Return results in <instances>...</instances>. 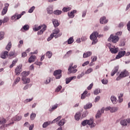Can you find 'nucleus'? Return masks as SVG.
Returning a JSON list of instances; mask_svg holds the SVG:
<instances>
[{"mask_svg": "<svg viewBox=\"0 0 130 130\" xmlns=\"http://www.w3.org/2000/svg\"><path fill=\"white\" fill-rule=\"evenodd\" d=\"M43 28V27H44V24H43L42 25H40L38 27H34L33 28V30L34 31H35V32L39 31V30H40V29H41V28Z\"/></svg>", "mask_w": 130, "mask_h": 130, "instance_id": "nucleus-37", "label": "nucleus"}, {"mask_svg": "<svg viewBox=\"0 0 130 130\" xmlns=\"http://www.w3.org/2000/svg\"><path fill=\"white\" fill-rule=\"evenodd\" d=\"M99 33L97 31H94L92 33V34L90 36V40L92 41V44H96L97 42H98V40H97V38H98V35Z\"/></svg>", "mask_w": 130, "mask_h": 130, "instance_id": "nucleus-1", "label": "nucleus"}, {"mask_svg": "<svg viewBox=\"0 0 130 130\" xmlns=\"http://www.w3.org/2000/svg\"><path fill=\"white\" fill-rule=\"evenodd\" d=\"M22 119V116L16 115L12 118V121H20Z\"/></svg>", "mask_w": 130, "mask_h": 130, "instance_id": "nucleus-16", "label": "nucleus"}, {"mask_svg": "<svg viewBox=\"0 0 130 130\" xmlns=\"http://www.w3.org/2000/svg\"><path fill=\"white\" fill-rule=\"evenodd\" d=\"M35 10V6H32V7H31L29 10H28V13H29L30 14L32 13V12H34V10Z\"/></svg>", "mask_w": 130, "mask_h": 130, "instance_id": "nucleus-56", "label": "nucleus"}, {"mask_svg": "<svg viewBox=\"0 0 130 130\" xmlns=\"http://www.w3.org/2000/svg\"><path fill=\"white\" fill-rule=\"evenodd\" d=\"M76 13H77V11L73 10L71 12H68V15L70 18H73L75 17V14H76Z\"/></svg>", "mask_w": 130, "mask_h": 130, "instance_id": "nucleus-20", "label": "nucleus"}, {"mask_svg": "<svg viewBox=\"0 0 130 130\" xmlns=\"http://www.w3.org/2000/svg\"><path fill=\"white\" fill-rule=\"evenodd\" d=\"M93 72V69L89 68L87 69V70L85 72L86 75H88V74H90V73H92Z\"/></svg>", "mask_w": 130, "mask_h": 130, "instance_id": "nucleus-54", "label": "nucleus"}, {"mask_svg": "<svg viewBox=\"0 0 130 130\" xmlns=\"http://www.w3.org/2000/svg\"><path fill=\"white\" fill-rule=\"evenodd\" d=\"M29 28L30 26H29V25L25 24L21 28L20 31H23V30H24V31H28Z\"/></svg>", "mask_w": 130, "mask_h": 130, "instance_id": "nucleus-27", "label": "nucleus"}, {"mask_svg": "<svg viewBox=\"0 0 130 130\" xmlns=\"http://www.w3.org/2000/svg\"><path fill=\"white\" fill-rule=\"evenodd\" d=\"M35 59H36V56H31L28 59V62L30 63H31V62H34V61H35Z\"/></svg>", "mask_w": 130, "mask_h": 130, "instance_id": "nucleus-30", "label": "nucleus"}, {"mask_svg": "<svg viewBox=\"0 0 130 130\" xmlns=\"http://www.w3.org/2000/svg\"><path fill=\"white\" fill-rule=\"evenodd\" d=\"M22 68H23V65L22 64H19L15 69V73L16 76H19L22 72Z\"/></svg>", "mask_w": 130, "mask_h": 130, "instance_id": "nucleus-6", "label": "nucleus"}, {"mask_svg": "<svg viewBox=\"0 0 130 130\" xmlns=\"http://www.w3.org/2000/svg\"><path fill=\"white\" fill-rule=\"evenodd\" d=\"M50 82H51V78L50 77H48L47 78L46 80H45L44 84H45L46 85H47L49 84Z\"/></svg>", "mask_w": 130, "mask_h": 130, "instance_id": "nucleus-45", "label": "nucleus"}, {"mask_svg": "<svg viewBox=\"0 0 130 130\" xmlns=\"http://www.w3.org/2000/svg\"><path fill=\"white\" fill-rule=\"evenodd\" d=\"M35 117H36V114L34 113H32L30 116V119L31 120H34V119H35Z\"/></svg>", "mask_w": 130, "mask_h": 130, "instance_id": "nucleus-47", "label": "nucleus"}, {"mask_svg": "<svg viewBox=\"0 0 130 130\" xmlns=\"http://www.w3.org/2000/svg\"><path fill=\"white\" fill-rule=\"evenodd\" d=\"M104 110H105V108L104 107H103L101 110H98V113L95 115L96 118H100L102 113H104Z\"/></svg>", "mask_w": 130, "mask_h": 130, "instance_id": "nucleus-10", "label": "nucleus"}, {"mask_svg": "<svg viewBox=\"0 0 130 130\" xmlns=\"http://www.w3.org/2000/svg\"><path fill=\"white\" fill-rule=\"evenodd\" d=\"M32 100H33V98H32L31 99H26L24 101V103H25V104H27L28 102H31Z\"/></svg>", "mask_w": 130, "mask_h": 130, "instance_id": "nucleus-53", "label": "nucleus"}, {"mask_svg": "<svg viewBox=\"0 0 130 130\" xmlns=\"http://www.w3.org/2000/svg\"><path fill=\"white\" fill-rule=\"evenodd\" d=\"M7 12H8V9L4 8L2 12V16H4V15H6Z\"/></svg>", "mask_w": 130, "mask_h": 130, "instance_id": "nucleus-51", "label": "nucleus"}, {"mask_svg": "<svg viewBox=\"0 0 130 130\" xmlns=\"http://www.w3.org/2000/svg\"><path fill=\"white\" fill-rule=\"evenodd\" d=\"M61 88H62V87H61V85H59L56 89L55 90V92H58L60 90H61Z\"/></svg>", "mask_w": 130, "mask_h": 130, "instance_id": "nucleus-62", "label": "nucleus"}, {"mask_svg": "<svg viewBox=\"0 0 130 130\" xmlns=\"http://www.w3.org/2000/svg\"><path fill=\"white\" fill-rule=\"evenodd\" d=\"M12 48V43L9 42L6 47V49L8 51H10L11 48Z\"/></svg>", "mask_w": 130, "mask_h": 130, "instance_id": "nucleus-42", "label": "nucleus"}, {"mask_svg": "<svg viewBox=\"0 0 130 130\" xmlns=\"http://www.w3.org/2000/svg\"><path fill=\"white\" fill-rule=\"evenodd\" d=\"M62 35V33L61 32L59 34V35H52L51 34L50 37L47 39V41H50V40H51V39H52L53 37H54L56 39L58 38V37H60Z\"/></svg>", "mask_w": 130, "mask_h": 130, "instance_id": "nucleus-12", "label": "nucleus"}, {"mask_svg": "<svg viewBox=\"0 0 130 130\" xmlns=\"http://www.w3.org/2000/svg\"><path fill=\"white\" fill-rule=\"evenodd\" d=\"M46 25L44 24L43 28L41 30L38 31V35H41L43 34V32L46 30Z\"/></svg>", "mask_w": 130, "mask_h": 130, "instance_id": "nucleus-24", "label": "nucleus"}, {"mask_svg": "<svg viewBox=\"0 0 130 130\" xmlns=\"http://www.w3.org/2000/svg\"><path fill=\"white\" fill-rule=\"evenodd\" d=\"M73 52V51H72V50H70V51H68L67 52V54H66V55L67 56H70V55L72 54V53Z\"/></svg>", "mask_w": 130, "mask_h": 130, "instance_id": "nucleus-61", "label": "nucleus"}, {"mask_svg": "<svg viewBox=\"0 0 130 130\" xmlns=\"http://www.w3.org/2000/svg\"><path fill=\"white\" fill-rule=\"evenodd\" d=\"M17 62H18V59H15L12 61V64L9 66V68L12 69V68L14 67V66H16V63H17Z\"/></svg>", "mask_w": 130, "mask_h": 130, "instance_id": "nucleus-34", "label": "nucleus"}, {"mask_svg": "<svg viewBox=\"0 0 130 130\" xmlns=\"http://www.w3.org/2000/svg\"><path fill=\"white\" fill-rule=\"evenodd\" d=\"M15 15H16V20H19V19L22 18V15L21 14H18V13H15Z\"/></svg>", "mask_w": 130, "mask_h": 130, "instance_id": "nucleus-60", "label": "nucleus"}, {"mask_svg": "<svg viewBox=\"0 0 130 130\" xmlns=\"http://www.w3.org/2000/svg\"><path fill=\"white\" fill-rule=\"evenodd\" d=\"M105 111H110V112L113 113L114 112H116L118 110V108L116 107H108L105 109Z\"/></svg>", "mask_w": 130, "mask_h": 130, "instance_id": "nucleus-7", "label": "nucleus"}, {"mask_svg": "<svg viewBox=\"0 0 130 130\" xmlns=\"http://www.w3.org/2000/svg\"><path fill=\"white\" fill-rule=\"evenodd\" d=\"M8 21H9V17L5 16L4 17V18L3 19V20H2V22H3V24H5V23H7V22H8Z\"/></svg>", "mask_w": 130, "mask_h": 130, "instance_id": "nucleus-55", "label": "nucleus"}, {"mask_svg": "<svg viewBox=\"0 0 130 130\" xmlns=\"http://www.w3.org/2000/svg\"><path fill=\"white\" fill-rule=\"evenodd\" d=\"M108 22V20L106 19V17H103L100 19V24H106Z\"/></svg>", "mask_w": 130, "mask_h": 130, "instance_id": "nucleus-18", "label": "nucleus"}, {"mask_svg": "<svg viewBox=\"0 0 130 130\" xmlns=\"http://www.w3.org/2000/svg\"><path fill=\"white\" fill-rule=\"evenodd\" d=\"M84 75H85V73L82 72L81 74H79V75H78L77 79H81V78H82V77H84Z\"/></svg>", "mask_w": 130, "mask_h": 130, "instance_id": "nucleus-58", "label": "nucleus"}, {"mask_svg": "<svg viewBox=\"0 0 130 130\" xmlns=\"http://www.w3.org/2000/svg\"><path fill=\"white\" fill-rule=\"evenodd\" d=\"M47 12L48 14H49V15H51V14L53 13V9L52 7L49 6L47 9Z\"/></svg>", "mask_w": 130, "mask_h": 130, "instance_id": "nucleus-29", "label": "nucleus"}, {"mask_svg": "<svg viewBox=\"0 0 130 130\" xmlns=\"http://www.w3.org/2000/svg\"><path fill=\"white\" fill-rule=\"evenodd\" d=\"M120 123L122 126H128L130 124V118L123 119L120 121Z\"/></svg>", "mask_w": 130, "mask_h": 130, "instance_id": "nucleus-5", "label": "nucleus"}, {"mask_svg": "<svg viewBox=\"0 0 130 130\" xmlns=\"http://www.w3.org/2000/svg\"><path fill=\"white\" fill-rule=\"evenodd\" d=\"M119 40V37L117 36H114L111 34L110 37L108 38V41L110 42H112L113 43H117Z\"/></svg>", "mask_w": 130, "mask_h": 130, "instance_id": "nucleus-3", "label": "nucleus"}, {"mask_svg": "<svg viewBox=\"0 0 130 130\" xmlns=\"http://www.w3.org/2000/svg\"><path fill=\"white\" fill-rule=\"evenodd\" d=\"M129 75V73L127 72L126 70H124V71H122L119 75L117 77L116 79V81H119L120 80H121L122 78H125V77H127Z\"/></svg>", "mask_w": 130, "mask_h": 130, "instance_id": "nucleus-4", "label": "nucleus"}, {"mask_svg": "<svg viewBox=\"0 0 130 130\" xmlns=\"http://www.w3.org/2000/svg\"><path fill=\"white\" fill-rule=\"evenodd\" d=\"M17 15H16V13L12 16L11 17V20H12V21H17Z\"/></svg>", "mask_w": 130, "mask_h": 130, "instance_id": "nucleus-59", "label": "nucleus"}, {"mask_svg": "<svg viewBox=\"0 0 130 130\" xmlns=\"http://www.w3.org/2000/svg\"><path fill=\"white\" fill-rule=\"evenodd\" d=\"M21 80V78L20 77H17L16 79H15L13 85H17L19 82Z\"/></svg>", "mask_w": 130, "mask_h": 130, "instance_id": "nucleus-43", "label": "nucleus"}, {"mask_svg": "<svg viewBox=\"0 0 130 130\" xmlns=\"http://www.w3.org/2000/svg\"><path fill=\"white\" fill-rule=\"evenodd\" d=\"M99 100H100V96H97L94 100V102H98V101H99Z\"/></svg>", "mask_w": 130, "mask_h": 130, "instance_id": "nucleus-64", "label": "nucleus"}, {"mask_svg": "<svg viewBox=\"0 0 130 130\" xmlns=\"http://www.w3.org/2000/svg\"><path fill=\"white\" fill-rule=\"evenodd\" d=\"M123 97V93H121L120 94L118 95V103H121L122 102H123V99L122 98Z\"/></svg>", "mask_w": 130, "mask_h": 130, "instance_id": "nucleus-23", "label": "nucleus"}, {"mask_svg": "<svg viewBox=\"0 0 130 130\" xmlns=\"http://www.w3.org/2000/svg\"><path fill=\"white\" fill-rule=\"evenodd\" d=\"M58 106V105L57 104H56L55 105L53 106L51 109H49V111L51 112H52L53 110H55V109H56Z\"/></svg>", "mask_w": 130, "mask_h": 130, "instance_id": "nucleus-39", "label": "nucleus"}, {"mask_svg": "<svg viewBox=\"0 0 130 130\" xmlns=\"http://www.w3.org/2000/svg\"><path fill=\"white\" fill-rule=\"evenodd\" d=\"M54 76H55L56 79H60L61 78V70H58L54 72Z\"/></svg>", "mask_w": 130, "mask_h": 130, "instance_id": "nucleus-9", "label": "nucleus"}, {"mask_svg": "<svg viewBox=\"0 0 130 130\" xmlns=\"http://www.w3.org/2000/svg\"><path fill=\"white\" fill-rule=\"evenodd\" d=\"M62 10L64 13H66L67 12H69V11H71V8L70 7H64Z\"/></svg>", "mask_w": 130, "mask_h": 130, "instance_id": "nucleus-48", "label": "nucleus"}, {"mask_svg": "<svg viewBox=\"0 0 130 130\" xmlns=\"http://www.w3.org/2000/svg\"><path fill=\"white\" fill-rule=\"evenodd\" d=\"M127 29L130 32V21L127 23Z\"/></svg>", "mask_w": 130, "mask_h": 130, "instance_id": "nucleus-63", "label": "nucleus"}, {"mask_svg": "<svg viewBox=\"0 0 130 130\" xmlns=\"http://www.w3.org/2000/svg\"><path fill=\"white\" fill-rule=\"evenodd\" d=\"M61 119V116H59L56 118L54 119L52 121L51 123H55V122L58 121V120H60Z\"/></svg>", "mask_w": 130, "mask_h": 130, "instance_id": "nucleus-44", "label": "nucleus"}, {"mask_svg": "<svg viewBox=\"0 0 130 130\" xmlns=\"http://www.w3.org/2000/svg\"><path fill=\"white\" fill-rule=\"evenodd\" d=\"M102 84H104V85H107L108 83V80L106 79H103L102 80Z\"/></svg>", "mask_w": 130, "mask_h": 130, "instance_id": "nucleus-57", "label": "nucleus"}, {"mask_svg": "<svg viewBox=\"0 0 130 130\" xmlns=\"http://www.w3.org/2000/svg\"><path fill=\"white\" fill-rule=\"evenodd\" d=\"M74 117L76 120H80V118H81V113H77Z\"/></svg>", "mask_w": 130, "mask_h": 130, "instance_id": "nucleus-32", "label": "nucleus"}, {"mask_svg": "<svg viewBox=\"0 0 130 130\" xmlns=\"http://www.w3.org/2000/svg\"><path fill=\"white\" fill-rule=\"evenodd\" d=\"M93 106L91 103H87L85 106H84V109H90Z\"/></svg>", "mask_w": 130, "mask_h": 130, "instance_id": "nucleus-36", "label": "nucleus"}, {"mask_svg": "<svg viewBox=\"0 0 130 130\" xmlns=\"http://www.w3.org/2000/svg\"><path fill=\"white\" fill-rule=\"evenodd\" d=\"M88 121H89V120H84L81 123L82 125H83V126H85V125H87V124L88 125Z\"/></svg>", "mask_w": 130, "mask_h": 130, "instance_id": "nucleus-50", "label": "nucleus"}, {"mask_svg": "<svg viewBox=\"0 0 130 130\" xmlns=\"http://www.w3.org/2000/svg\"><path fill=\"white\" fill-rule=\"evenodd\" d=\"M59 29L56 28L53 31L52 35H59Z\"/></svg>", "mask_w": 130, "mask_h": 130, "instance_id": "nucleus-35", "label": "nucleus"}, {"mask_svg": "<svg viewBox=\"0 0 130 130\" xmlns=\"http://www.w3.org/2000/svg\"><path fill=\"white\" fill-rule=\"evenodd\" d=\"M61 13H62V11L58 10H55L53 12V14L56 15V16H59V15H61Z\"/></svg>", "mask_w": 130, "mask_h": 130, "instance_id": "nucleus-33", "label": "nucleus"}, {"mask_svg": "<svg viewBox=\"0 0 130 130\" xmlns=\"http://www.w3.org/2000/svg\"><path fill=\"white\" fill-rule=\"evenodd\" d=\"M88 94V91L85 90L83 92V93L81 94V99L83 100V99H85L86 97H87V94Z\"/></svg>", "mask_w": 130, "mask_h": 130, "instance_id": "nucleus-26", "label": "nucleus"}, {"mask_svg": "<svg viewBox=\"0 0 130 130\" xmlns=\"http://www.w3.org/2000/svg\"><path fill=\"white\" fill-rule=\"evenodd\" d=\"M87 125H89L90 128H94L96 126V123L94 122V119L93 118H90L88 120Z\"/></svg>", "mask_w": 130, "mask_h": 130, "instance_id": "nucleus-8", "label": "nucleus"}, {"mask_svg": "<svg viewBox=\"0 0 130 130\" xmlns=\"http://www.w3.org/2000/svg\"><path fill=\"white\" fill-rule=\"evenodd\" d=\"M110 51L111 53H117L118 52V48L115 47V46H112V48L110 49Z\"/></svg>", "mask_w": 130, "mask_h": 130, "instance_id": "nucleus-13", "label": "nucleus"}, {"mask_svg": "<svg viewBox=\"0 0 130 130\" xmlns=\"http://www.w3.org/2000/svg\"><path fill=\"white\" fill-rule=\"evenodd\" d=\"M46 55L49 58H51V56H52V52L50 51H47L46 53Z\"/></svg>", "mask_w": 130, "mask_h": 130, "instance_id": "nucleus-40", "label": "nucleus"}, {"mask_svg": "<svg viewBox=\"0 0 130 130\" xmlns=\"http://www.w3.org/2000/svg\"><path fill=\"white\" fill-rule=\"evenodd\" d=\"M76 76H73L72 77H69V78H67L66 79V84H70V83H71V81H72V80H75L76 79Z\"/></svg>", "mask_w": 130, "mask_h": 130, "instance_id": "nucleus-17", "label": "nucleus"}, {"mask_svg": "<svg viewBox=\"0 0 130 130\" xmlns=\"http://www.w3.org/2000/svg\"><path fill=\"white\" fill-rule=\"evenodd\" d=\"M110 99L113 104H116L117 103V99L114 95L111 96Z\"/></svg>", "mask_w": 130, "mask_h": 130, "instance_id": "nucleus-21", "label": "nucleus"}, {"mask_svg": "<svg viewBox=\"0 0 130 130\" xmlns=\"http://www.w3.org/2000/svg\"><path fill=\"white\" fill-rule=\"evenodd\" d=\"M74 66V63H71L69 65V67L68 69V74H76L77 72H78V70L76 69H77V65Z\"/></svg>", "mask_w": 130, "mask_h": 130, "instance_id": "nucleus-2", "label": "nucleus"}, {"mask_svg": "<svg viewBox=\"0 0 130 130\" xmlns=\"http://www.w3.org/2000/svg\"><path fill=\"white\" fill-rule=\"evenodd\" d=\"M74 38H73V37H70L67 41V42L68 44H72V43H74Z\"/></svg>", "mask_w": 130, "mask_h": 130, "instance_id": "nucleus-46", "label": "nucleus"}, {"mask_svg": "<svg viewBox=\"0 0 130 130\" xmlns=\"http://www.w3.org/2000/svg\"><path fill=\"white\" fill-rule=\"evenodd\" d=\"M66 122H67V120H66V119H62L58 123V125L59 126H62V125H64V123H66Z\"/></svg>", "mask_w": 130, "mask_h": 130, "instance_id": "nucleus-22", "label": "nucleus"}, {"mask_svg": "<svg viewBox=\"0 0 130 130\" xmlns=\"http://www.w3.org/2000/svg\"><path fill=\"white\" fill-rule=\"evenodd\" d=\"M7 122V120L5 119L4 117L0 118V124H5Z\"/></svg>", "mask_w": 130, "mask_h": 130, "instance_id": "nucleus-38", "label": "nucleus"}, {"mask_svg": "<svg viewBox=\"0 0 130 130\" xmlns=\"http://www.w3.org/2000/svg\"><path fill=\"white\" fill-rule=\"evenodd\" d=\"M90 55H92V52L88 51L83 54V57L84 58H86L87 57H89V56H90Z\"/></svg>", "mask_w": 130, "mask_h": 130, "instance_id": "nucleus-28", "label": "nucleus"}, {"mask_svg": "<svg viewBox=\"0 0 130 130\" xmlns=\"http://www.w3.org/2000/svg\"><path fill=\"white\" fill-rule=\"evenodd\" d=\"M50 123H51V122H50V121H47L44 122L43 124V127L44 128H45V127H47V126H48V125H49V124H50Z\"/></svg>", "mask_w": 130, "mask_h": 130, "instance_id": "nucleus-41", "label": "nucleus"}, {"mask_svg": "<svg viewBox=\"0 0 130 130\" xmlns=\"http://www.w3.org/2000/svg\"><path fill=\"white\" fill-rule=\"evenodd\" d=\"M29 72L24 71L21 73L22 78H26L27 76H29Z\"/></svg>", "mask_w": 130, "mask_h": 130, "instance_id": "nucleus-31", "label": "nucleus"}, {"mask_svg": "<svg viewBox=\"0 0 130 130\" xmlns=\"http://www.w3.org/2000/svg\"><path fill=\"white\" fill-rule=\"evenodd\" d=\"M8 54H9V52H8V51H5L4 52L1 54V57L3 59H6V58L8 57Z\"/></svg>", "mask_w": 130, "mask_h": 130, "instance_id": "nucleus-15", "label": "nucleus"}, {"mask_svg": "<svg viewBox=\"0 0 130 130\" xmlns=\"http://www.w3.org/2000/svg\"><path fill=\"white\" fill-rule=\"evenodd\" d=\"M124 54H125V51H121L119 52L115 57L116 59H119V58H121L122 56H124Z\"/></svg>", "mask_w": 130, "mask_h": 130, "instance_id": "nucleus-11", "label": "nucleus"}, {"mask_svg": "<svg viewBox=\"0 0 130 130\" xmlns=\"http://www.w3.org/2000/svg\"><path fill=\"white\" fill-rule=\"evenodd\" d=\"M52 22L53 24L54 25V27H56L59 26V23H58V20L55 19H53L52 20Z\"/></svg>", "mask_w": 130, "mask_h": 130, "instance_id": "nucleus-19", "label": "nucleus"}, {"mask_svg": "<svg viewBox=\"0 0 130 130\" xmlns=\"http://www.w3.org/2000/svg\"><path fill=\"white\" fill-rule=\"evenodd\" d=\"M101 92V90H100V89H95L94 91H93V93L94 94V95H98V94H99V93H100Z\"/></svg>", "mask_w": 130, "mask_h": 130, "instance_id": "nucleus-52", "label": "nucleus"}, {"mask_svg": "<svg viewBox=\"0 0 130 130\" xmlns=\"http://www.w3.org/2000/svg\"><path fill=\"white\" fill-rule=\"evenodd\" d=\"M118 69H119V67L118 66H116L114 68V69L111 72V77H113V76H114V75H115V74L118 72Z\"/></svg>", "mask_w": 130, "mask_h": 130, "instance_id": "nucleus-14", "label": "nucleus"}, {"mask_svg": "<svg viewBox=\"0 0 130 130\" xmlns=\"http://www.w3.org/2000/svg\"><path fill=\"white\" fill-rule=\"evenodd\" d=\"M5 32L0 31V40H3L5 38Z\"/></svg>", "mask_w": 130, "mask_h": 130, "instance_id": "nucleus-49", "label": "nucleus"}, {"mask_svg": "<svg viewBox=\"0 0 130 130\" xmlns=\"http://www.w3.org/2000/svg\"><path fill=\"white\" fill-rule=\"evenodd\" d=\"M21 80H22V81H23V84H28V83H30V78H21Z\"/></svg>", "mask_w": 130, "mask_h": 130, "instance_id": "nucleus-25", "label": "nucleus"}]
</instances>
